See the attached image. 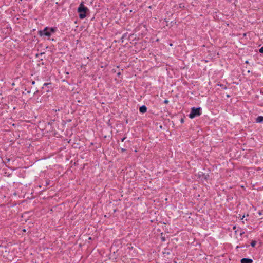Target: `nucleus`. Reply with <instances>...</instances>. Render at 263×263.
I'll list each match as a JSON object with an SVG mask.
<instances>
[{"label": "nucleus", "mask_w": 263, "mask_h": 263, "mask_svg": "<svg viewBox=\"0 0 263 263\" xmlns=\"http://www.w3.org/2000/svg\"><path fill=\"white\" fill-rule=\"evenodd\" d=\"M57 30V27H46L43 30L39 32L41 36H46L49 39L52 33H54Z\"/></svg>", "instance_id": "1"}, {"label": "nucleus", "mask_w": 263, "mask_h": 263, "mask_svg": "<svg viewBox=\"0 0 263 263\" xmlns=\"http://www.w3.org/2000/svg\"><path fill=\"white\" fill-rule=\"evenodd\" d=\"M89 11V9L86 7L83 3H81L78 9V12L79 13V17L81 19H84L86 16L87 13Z\"/></svg>", "instance_id": "2"}, {"label": "nucleus", "mask_w": 263, "mask_h": 263, "mask_svg": "<svg viewBox=\"0 0 263 263\" xmlns=\"http://www.w3.org/2000/svg\"><path fill=\"white\" fill-rule=\"evenodd\" d=\"M201 115L200 108L193 107L191 109V113L189 115V117L191 119H193L197 116Z\"/></svg>", "instance_id": "3"}, {"label": "nucleus", "mask_w": 263, "mask_h": 263, "mask_svg": "<svg viewBox=\"0 0 263 263\" xmlns=\"http://www.w3.org/2000/svg\"><path fill=\"white\" fill-rule=\"evenodd\" d=\"M253 262L252 259L250 258H242L241 260V263H252Z\"/></svg>", "instance_id": "4"}, {"label": "nucleus", "mask_w": 263, "mask_h": 263, "mask_svg": "<svg viewBox=\"0 0 263 263\" xmlns=\"http://www.w3.org/2000/svg\"><path fill=\"white\" fill-rule=\"evenodd\" d=\"M147 111V107L145 105L141 106L139 108V111L141 113L144 114Z\"/></svg>", "instance_id": "5"}, {"label": "nucleus", "mask_w": 263, "mask_h": 263, "mask_svg": "<svg viewBox=\"0 0 263 263\" xmlns=\"http://www.w3.org/2000/svg\"><path fill=\"white\" fill-rule=\"evenodd\" d=\"M263 121V116H259L256 119L257 123H260Z\"/></svg>", "instance_id": "6"}, {"label": "nucleus", "mask_w": 263, "mask_h": 263, "mask_svg": "<svg viewBox=\"0 0 263 263\" xmlns=\"http://www.w3.org/2000/svg\"><path fill=\"white\" fill-rule=\"evenodd\" d=\"M256 244V241L255 240H253L252 241V242H251V246L252 247H254L255 246Z\"/></svg>", "instance_id": "7"}, {"label": "nucleus", "mask_w": 263, "mask_h": 263, "mask_svg": "<svg viewBox=\"0 0 263 263\" xmlns=\"http://www.w3.org/2000/svg\"><path fill=\"white\" fill-rule=\"evenodd\" d=\"M238 217L240 218L241 220H243V219L245 217V216L243 215L242 216H241V215L240 214H239V216H238Z\"/></svg>", "instance_id": "8"}, {"label": "nucleus", "mask_w": 263, "mask_h": 263, "mask_svg": "<svg viewBox=\"0 0 263 263\" xmlns=\"http://www.w3.org/2000/svg\"><path fill=\"white\" fill-rule=\"evenodd\" d=\"M259 52L261 53H263V47L260 48L259 50Z\"/></svg>", "instance_id": "9"}, {"label": "nucleus", "mask_w": 263, "mask_h": 263, "mask_svg": "<svg viewBox=\"0 0 263 263\" xmlns=\"http://www.w3.org/2000/svg\"><path fill=\"white\" fill-rule=\"evenodd\" d=\"M168 102H169V101H168V100H165L164 101V103L165 104H167Z\"/></svg>", "instance_id": "10"}, {"label": "nucleus", "mask_w": 263, "mask_h": 263, "mask_svg": "<svg viewBox=\"0 0 263 263\" xmlns=\"http://www.w3.org/2000/svg\"><path fill=\"white\" fill-rule=\"evenodd\" d=\"M240 235H242L245 233L244 231H243L242 232H241V231H240Z\"/></svg>", "instance_id": "11"}, {"label": "nucleus", "mask_w": 263, "mask_h": 263, "mask_svg": "<svg viewBox=\"0 0 263 263\" xmlns=\"http://www.w3.org/2000/svg\"><path fill=\"white\" fill-rule=\"evenodd\" d=\"M34 84H35V82H34V81H32V85H34Z\"/></svg>", "instance_id": "12"}, {"label": "nucleus", "mask_w": 263, "mask_h": 263, "mask_svg": "<svg viewBox=\"0 0 263 263\" xmlns=\"http://www.w3.org/2000/svg\"><path fill=\"white\" fill-rule=\"evenodd\" d=\"M48 84V83H44V86H46V85H47Z\"/></svg>", "instance_id": "13"}, {"label": "nucleus", "mask_w": 263, "mask_h": 263, "mask_svg": "<svg viewBox=\"0 0 263 263\" xmlns=\"http://www.w3.org/2000/svg\"><path fill=\"white\" fill-rule=\"evenodd\" d=\"M125 139V138H123V139H122V142H123V141H124V139Z\"/></svg>", "instance_id": "14"}, {"label": "nucleus", "mask_w": 263, "mask_h": 263, "mask_svg": "<svg viewBox=\"0 0 263 263\" xmlns=\"http://www.w3.org/2000/svg\"><path fill=\"white\" fill-rule=\"evenodd\" d=\"M125 151V149H123V148H122V152H124V151Z\"/></svg>", "instance_id": "15"}, {"label": "nucleus", "mask_w": 263, "mask_h": 263, "mask_svg": "<svg viewBox=\"0 0 263 263\" xmlns=\"http://www.w3.org/2000/svg\"><path fill=\"white\" fill-rule=\"evenodd\" d=\"M162 240H163V241H165V239H164V238H162Z\"/></svg>", "instance_id": "16"}]
</instances>
